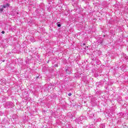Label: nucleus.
I'll use <instances>...</instances> for the list:
<instances>
[{
  "label": "nucleus",
  "instance_id": "0eeeda50",
  "mask_svg": "<svg viewBox=\"0 0 128 128\" xmlns=\"http://www.w3.org/2000/svg\"><path fill=\"white\" fill-rule=\"evenodd\" d=\"M68 96H72V93H69V94H68Z\"/></svg>",
  "mask_w": 128,
  "mask_h": 128
},
{
  "label": "nucleus",
  "instance_id": "20e7f679",
  "mask_svg": "<svg viewBox=\"0 0 128 128\" xmlns=\"http://www.w3.org/2000/svg\"><path fill=\"white\" fill-rule=\"evenodd\" d=\"M100 41L98 42V44H102V42H104V40L101 38L100 39Z\"/></svg>",
  "mask_w": 128,
  "mask_h": 128
},
{
  "label": "nucleus",
  "instance_id": "423d86ee",
  "mask_svg": "<svg viewBox=\"0 0 128 128\" xmlns=\"http://www.w3.org/2000/svg\"><path fill=\"white\" fill-rule=\"evenodd\" d=\"M0 12H4V8H0Z\"/></svg>",
  "mask_w": 128,
  "mask_h": 128
},
{
  "label": "nucleus",
  "instance_id": "1a4fd4ad",
  "mask_svg": "<svg viewBox=\"0 0 128 128\" xmlns=\"http://www.w3.org/2000/svg\"><path fill=\"white\" fill-rule=\"evenodd\" d=\"M103 128H104V126H103Z\"/></svg>",
  "mask_w": 128,
  "mask_h": 128
},
{
  "label": "nucleus",
  "instance_id": "39448f33",
  "mask_svg": "<svg viewBox=\"0 0 128 128\" xmlns=\"http://www.w3.org/2000/svg\"><path fill=\"white\" fill-rule=\"evenodd\" d=\"M62 26V25L60 24H57V26H58V28H60V26Z\"/></svg>",
  "mask_w": 128,
  "mask_h": 128
},
{
  "label": "nucleus",
  "instance_id": "f03ea898",
  "mask_svg": "<svg viewBox=\"0 0 128 128\" xmlns=\"http://www.w3.org/2000/svg\"><path fill=\"white\" fill-rule=\"evenodd\" d=\"M10 6V4H6V5H4L2 7L4 8H8Z\"/></svg>",
  "mask_w": 128,
  "mask_h": 128
},
{
  "label": "nucleus",
  "instance_id": "f257e3e1",
  "mask_svg": "<svg viewBox=\"0 0 128 128\" xmlns=\"http://www.w3.org/2000/svg\"><path fill=\"white\" fill-rule=\"evenodd\" d=\"M4 106L5 108H14V105L12 102H8L5 104Z\"/></svg>",
  "mask_w": 128,
  "mask_h": 128
},
{
  "label": "nucleus",
  "instance_id": "6e6552de",
  "mask_svg": "<svg viewBox=\"0 0 128 128\" xmlns=\"http://www.w3.org/2000/svg\"><path fill=\"white\" fill-rule=\"evenodd\" d=\"M4 32H5L4 31H2V34H4Z\"/></svg>",
  "mask_w": 128,
  "mask_h": 128
},
{
  "label": "nucleus",
  "instance_id": "7ed1b4c3",
  "mask_svg": "<svg viewBox=\"0 0 128 128\" xmlns=\"http://www.w3.org/2000/svg\"><path fill=\"white\" fill-rule=\"evenodd\" d=\"M30 40L32 42H36V40L34 39V37H31L30 38Z\"/></svg>",
  "mask_w": 128,
  "mask_h": 128
}]
</instances>
